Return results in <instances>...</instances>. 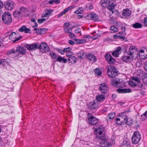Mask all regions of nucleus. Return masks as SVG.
Returning <instances> with one entry per match:
<instances>
[{
	"label": "nucleus",
	"mask_w": 147,
	"mask_h": 147,
	"mask_svg": "<svg viewBox=\"0 0 147 147\" xmlns=\"http://www.w3.org/2000/svg\"><path fill=\"white\" fill-rule=\"evenodd\" d=\"M107 73L109 77L115 78L117 76V70L113 66L109 65L107 67Z\"/></svg>",
	"instance_id": "nucleus-1"
},
{
	"label": "nucleus",
	"mask_w": 147,
	"mask_h": 147,
	"mask_svg": "<svg viewBox=\"0 0 147 147\" xmlns=\"http://www.w3.org/2000/svg\"><path fill=\"white\" fill-rule=\"evenodd\" d=\"M2 20L5 24H9L12 22L11 14L8 12L4 13L2 16Z\"/></svg>",
	"instance_id": "nucleus-2"
},
{
	"label": "nucleus",
	"mask_w": 147,
	"mask_h": 147,
	"mask_svg": "<svg viewBox=\"0 0 147 147\" xmlns=\"http://www.w3.org/2000/svg\"><path fill=\"white\" fill-rule=\"evenodd\" d=\"M139 53L137 48L135 46H131L129 49L128 55L132 56L134 59L138 57Z\"/></svg>",
	"instance_id": "nucleus-3"
},
{
	"label": "nucleus",
	"mask_w": 147,
	"mask_h": 147,
	"mask_svg": "<svg viewBox=\"0 0 147 147\" xmlns=\"http://www.w3.org/2000/svg\"><path fill=\"white\" fill-rule=\"evenodd\" d=\"M141 139V136L139 132L136 131L134 132L132 138V141L134 144L138 143Z\"/></svg>",
	"instance_id": "nucleus-4"
},
{
	"label": "nucleus",
	"mask_w": 147,
	"mask_h": 147,
	"mask_svg": "<svg viewBox=\"0 0 147 147\" xmlns=\"http://www.w3.org/2000/svg\"><path fill=\"white\" fill-rule=\"evenodd\" d=\"M88 122L89 124L92 125H95L97 124L98 121L97 119L89 113L88 114Z\"/></svg>",
	"instance_id": "nucleus-5"
},
{
	"label": "nucleus",
	"mask_w": 147,
	"mask_h": 147,
	"mask_svg": "<svg viewBox=\"0 0 147 147\" xmlns=\"http://www.w3.org/2000/svg\"><path fill=\"white\" fill-rule=\"evenodd\" d=\"M38 49H40L42 53H45L49 50V48L47 44L43 42L39 45L38 44Z\"/></svg>",
	"instance_id": "nucleus-6"
},
{
	"label": "nucleus",
	"mask_w": 147,
	"mask_h": 147,
	"mask_svg": "<svg viewBox=\"0 0 147 147\" xmlns=\"http://www.w3.org/2000/svg\"><path fill=\"white\" fill-rule=\"evenodd\" d=\"M127 112V111H125L124 112L121 113L119 114V117L120 118L119 120H121V121L122 122L123 125L126 124L127 123V117L125 114V113Z\"/></svg>",
	"instance_id": "nucleus-7"
},
{
	"label": "nucleus",
	"mask_w": 147,
	"mask_h": 147,
	"mask_svg": "<svg viewBox=\"0 0 147 147\" xmlns=\"http://www.w3.org/2000/svg\"><path fill=\"white\" fill-rule=\"evenodd\" d=\"M22 38L21 36H20L18 37L16 36V34L15 32H13L10 35L9 38L13 42L19 40Z\"/></svg>",
	"instance_id": "nucleus-8"
},
{
	"label": "nucleus",
	"mask_w": 147,
	"mask_h": 147,
	"mask_svg": "<svg viewBox=\"0 0 147 147\" xmlns=\"http://www.w3.org/2000/svg\"><path fill=\"white\" fill-rule=\"evenodd\" d=\"M5 9L7 10H12L14 7V2L11 0H8L5 2Z\"/></svg>",
	"instance_id": "nucleus-9"
},
{
	"label": "nucleus",
	"mask_w": 147,
	"mask_h": 147,
	"mask_svg": "<svg viewBox=\"0 0 147 147\" xmlns=\"http://www.w3.org/2000/svg\"><path fill=\"white\" fill-rule=\"evenodd\" d=\"M108 90V87L106 84L102 83L100 84L99 90L102 93L105 94L107 92Z\"/></svg>",
	"instance_id": "nucleus-10"
},
{
	"label": "nucleus",
	"mask_w": 147,
	"mask_h": 147,
	"mask_svg": "<svg viewBox=\"0 0 147 147\" xmlns=\"http://www.w3.org/2000/svg\"><path fill=\"white\" fill-rule=\"evenodd\" d=\"M121 82L120 79L118 78H112L111 81V85L115 87H117L120 86Z\"/></svg>",
	"instance_id": "nucleus-11"
},
{
	"label": "nucleus",
	"mask_w": 147,
	"mask_h": 147,
	"mask_svg": "<svg viewBox=\"0 0 147 147\" xmlns=\"http://www.w3.org/2000/svg\"><path fill=\"white\" fill-rule=\"evenodd\" d=\"M121 59L123 61L127 63L131 62L132 60L134 59L132 56L129 55L128 54V55H124L122 56Z\"/></svg>",
	"instance_id": "nucleus-12"
},
{
	"label": "nucleus",
	"mask_w": 147,
	"mask_h": 147,
	"mask_svg": "<svg viewBox=\"0 0 147 147\" xmlns=\"http://www.w3.org/2000/svg\"><path fill=\"white\" fill-rule=\"evenodd\" d=\"M126 35L125 32H120L116 35H115L114 36L115 38H119L124 40L125 39V37Z\"/></svg>",
	"instance_id": "nucleus-13"
},
{
	"label": "nucleus",
	"mask_w": 147,
	"mask_h": 147,
	"mask_svg": "<svg viewBox=\"0 0 147 147\" xmlns=\"http://www.w3.org/2000/svg\"><path fill=\"white\" fill-rule=\"evenodd\" d=\"M105 58L109 64H113L115 63V60L110 54H106Z\"/></svg>",
	"instance_id": "nucleus-14"
},
{
	"label": "nucleus",
	"mask_w": 147,
	"mask_h": 147,
	"mask_svg": "<svg viewBox=\"0 0 147 147\" xmlns=\"http://www.w3.org/2000/svg\"><path fill=\"white\" fill-rule=\"evenodd\" d=\"M88 18L90 20L97 21L98 18V16L95 13H92L87 15Z\"/></svg>",
	"instance_id": "nucleus-15"
},
{
	"label": "nucleus",
	"mask_w": 147,
	"mask_h": 147,
	"mask_svg": "<svg viewBox=\"0 0 147 147\" xmlns=\"http://www.w3.org/2000/svg\"><path fill=\"white\" fill-rule=\"evenodd\" d=\"M26 48L29 50H34L38 49V44L32 43L27 45Z\"/></svg>",
	"instance_id": "nucleus-16"
},
{
	"label": "nucleus",
	"mask_w": 147,
	"mask_h": 147,
	"mask_svg": "<svg viewBox=\"0 0 147 147\" xmlns=\"http://www.w3.org/2000/svg\"><path fill=\"white\" fill-rule=\"evenodd\" d=\"M120 147H131L130 142L127 139H124Z\"/></svg>",
	"instance_id": "nucleus-17"
},
{
	"label": "nucleus",
	"mask_w": 147,
	"mask_h": 147,
	"mask_svg": "<svg viewBox=\"0 0 147 147\" xmlns=\"http://www.w3.org/2000/svg\"><path fill=\"white\" fill-rule=\"evenodd\" d=\"M116 91L119 93H129L131 92V90L129 88H118Z\"/></svg>",
	"instance_id": "nucleus-18"
},
{
	"label": "nucleus",
	"mask_w": 147,
	"mask_h": 147,
	"mask_svg": "<svg viewBox=\"0 0 147 147\" xmlns=\"http://www.w3.org/2000/svg\"><path fill=\"white\" fill-rule=\"evenodd\" d=\"M88 59L93 62H95L97 61V59L96 57L93 55L91 53L88 54L86 55Z\"/></svg>",
	"instance_id": "nucleus-19"
},
{
	"label": "nucleus",
	"mask_w": 147,
	"mask_h": 147,
	"mask_svg": "<svg viewBox=\"0 0 147 147\" xmlns=\"http://www.w3.org/2000/svg\"><path fill=\"white\" fill-rule=\"evenodd\" d=\"M110 3L109 0H102L100 3V4L104 8L108 7Z\"/></svg>",
	"instance_id": "nucleus-20"
},
{
	"label": "nucleus",
	"mask_w": 147,
	"mask_h": 147,
	"mask_svg": "<svg viewBox=\"0 0 147 147\" xmlns=\"http://www.w3.org/2000/svg\"><path fill=\"white\" fill-rule=\"evenodd\" d=\"M16 51L19 52L22 54H24L26 53V50L24 47H16Z\"/></svg>",
	"instance_id": "nucleus-21"
},
{
	"label": "nucleus",
	"mask_w": 147,
	"mask_h": 147,
	"mask_svg": "<svg viewBox=\"0 0 147 147\" xmlns=\"http://www.w3.org/2000/svg\"><path fill=\"white\" fill-rule=\"evenodd\" d=\"M19 30L20 32H24L25 33H28L30 32V30L29 28H27L26 26H23L19 29Z\"/></svg>",
	"instance_id": "nucleus-22"
},
{
	"label": "nucleus",
	"mask_w": 147,
	"mask_h": 147,
	"mask_svg": "<svg viewBox=\"0 0 147 147\" xmlns=\"http://www.w3.org/2000/svg\"><path fill=\"white\" fill-rule=\"evenodd\" d=\"M53 10L49 9L44 11L42 15V17H47L49 16L51 13L52 12Z\"/></svg>",
	"instance_id": "nucleus-23"
},
{
	"label": "nucleus",
	"mask_w": 147,
	"mask_h": 147,
	"mask_svg": "<svg viewBox=\"0 0 147 147\" xmlns=\"http://www.w3.org/2000/svg\"><path fill=\"white\" fill-rule=\"evenodd\" d=\"M121 48L120 47H117L116 50L112 53V55L115 57H118L121 53Z\"/></svg>",
	"instance_id": "nucleus-24"
},
{
	"label": "nucleus",
	"mask_w": 147,
	"mask_h": 147,
	"mask_svg": "<svg viewBox=\"0 0 147 147\" xmlns=\"http://www.w3.org/2000/svg\"><path fill=\"white\" fill-rule=\"evenodd\" d=\"M89 106L90 109H95L98 106L97 102H95V101L91 102L89 104Z\"/></svg>",
	"instance_id": "nucleus-25"
},
{
	"label": "nucleus",
	"mask_w": 147,
	"mask_h": 147,
	"mask_svg": "<svg viewBox=\"0 0 147 147\" xmlns=\"http://www.w3.org/2000/svg\"><path fill=\"white\" fill-rule=\"evenodd\" d=\"M105 98L102 94L98 95L96 96V99L98 102H103L105 99Z\"/></svg>",
	"instance_id": "nucleus-26"
},
{
	"label": "nucleus",
	"mask_w": 147,
	"mask_h": 147,
	"mask_svg": "<svg viewBox=\"0 0 147 147\" xmlns=\"http://www.w3.org/2000/svg\"><path fill=\"white\" fill-rule=\"evenodd\" d=\"M56 61L58 62L65 63L67 62V60L63 57L59 56L56 59Z\"/></svg>",
	"instance_id": "nucleus-27"
},
{
	"label": "nucleus",
	"mask_w": 147,
	"mask_h": 147,
	"mask_svg": "<svg viewBox=\"0 0 147 147\" xmlns=\"http://www.w3.org/2000/svg\"><path fill=\"white\" fill-rule=\"evenodd\" d=\"M104 129V127L102 126H99V127H97L95 129V131L96 132V134H102Z\"/></svg>",
	"instance_id": "nucleus-28"
},
{
	"label": "nucleus",
	"mask_w": 147,
	"mask_h": 147,
	"mask_svg": "<svg viewBox=\"0 0 147 147\" xmlns=\"http://www.w3.org/2000/svg\"><path fill=\"white\" fill-rule=\"evenodd\" d=\"M96 137L97 138L103 140V141H106L107 138L106 136L104 135H103L102 133L100 134H96Z\"/></svg>",
	"instance_id": "nucleus-29"
},
{
	"label": "nucleus",
	"mask_w": 147,
	"mask_h": 147,
	"mask_svg": "<svg viewBox=\"0 0 147 147\" xmlns=\"http://www.w3.org/2000/svg\"><path fill=\"white\" fill-rule=\"evenodd\" d=\"M131 13V11L128 9H124L123 12V15L125 16H130Z\"/></svg>",
	"instance_id": "nucleus-30"
},
{
	"label": "nucleus",
	"mask_w": 147,
	"mask_h": 147,
	"mask_svg": "<svg viewBox=\"0 0 147 147\" xmlns=\"http://www.w3.org/2000/svg\"><path fill=\"white\" fill-rule=\"evenodd\" d=\"M68 60L71 63L76 62L77 61V58L74 56H70L68 58Z\"/></svg>",
	"instance_id": "nucleus-31"
},
{
	"label": "nucleus",
	"mask_w": 147,
	"mask_h": 147,
	"mask_svg": "<svg viewBox=\"0 0 147 147\" xmlns=\"http://www.w3.org/2000/svg\"><path fill=\"white\" fill-rule=\"evenodd\" d=\"M115 115V113L114 112L111 113L109 114L107 117V119L109 121L113 119Z\"/></svg>",
	"instance_id": "nucleus-32"
},
{
	"label": "nucleus",
	"mask_w": 147,
	"mask_h": 147,
	"mask_svg": "<svg viewBox=\"0 0 147 147\" xmlns=\"http://www.w3.org/2000/svg\"><path fill=\"white\" fill-rule=\"evenodd\" d=\"M100 146L102 147H105L107 145L109 146L111 145V143L108 142L106 141H103L101 142L100 143Z\"/></svg>",
	"instance_id": "nucleus-33"
},
{
	"label": "nucleus",
	"mask_w": 147,
	"mask_h": 147,
	"mask_svg": "<svg viewBox=\"0 0 147 147\" xmlns=\"http://www.w3.org/2000/svg\"><path fill=\"white\" fill-rule=\"evenodd\" d=\"M86 55V54L83 51L79 52L78 54V57L81 58H85Z\"/></svg>",
	"instance_id": "nucleus-34"
},
{
	"label": "nucleus",
	"mask_w": 147,
	"mask_h": 147,
	"mask_svg": "<svg viewBox=\"0 0 147 147\" xmlns=\"http://www.w3.org/2000/svg\"><path fill=\"white\" fill-rule=\"evenodd\" d=\"M132 26L133 27L135 28H141L142 27V24L138 22L133 24L132 25Z\"/></svg>",
	"instance_id": "nucleus-35"
},
{
	"label": "nucleus",
	"mask_w": 147,
	"mask_h": 147,
	"mask_svg": "<svg viewBox=\"0 0 147 147\" xmlns=\"http://www.w3.org/2000/svg\"><path fill=\"white\" fill-rule=\"evenodd\" d=\"M116 6L115 4L114 3H112L111 4H109L108 6V8L111 11H112L113 9Z\"/></svg>",
	"instance_id": "nucleus-36"
},
{
	"label": "nucleus",
	"mask_w": 147,
	"mask_h": 147,
	"mask_svg": "<svg viewBox=\"0 0 147 147\" xmlns=\"http://www.w3.org/2000/svg\"><path fill=\"white\" fill-rule=\"evenodd\" d=\"M111 32L112 33H115L118 31L117 28L115 26H112L111 27Z\"/></svg>",
	"instance_id": "nucleus-37"
},
{
	"label": "nucleus",
	"mask_w": 147,
	"mask_h": 147,
	"mask_svg": "<svg viewBox=\"0 0 147 147\" xmlns=\"http://www.w3.org/2000/svg\"><path fill=\"white\" fill-rule=\"evenodd\" d=\"M86 8L87 10H91L93 9V6L92 4L88 3L86 5Z\"/></svg>",
	"instance_id": "nucleus-38"
},
{
	"label": "nucleus",
	"mask_w": 147,
	"mask_h": 147,
	"mask_svg": "<svg viewBox=\"0 0 147 147\" xmlns=\"http://www.w3.org/2000/svg\"><path fill=\"white\" fill-rule=\"evenodd\" d=\"M60 0H50L49 1L48 3L50 4H52L54 3L55 4H58L60 3Z\"/></svg>",
	"instance_id": "nucleus-39"
},
{
	"label": "nucleus",
	"mask_w": 147,
	"mask_h": 147,
	"mask_svg": "<svg viewBox=\"0 0 147 147\" xmlns=\"http://www.w3.org/2000/svg\"><path fill=\"white\" fill-rule=\"evenodd\" d=\"M69 36L70 38L71 39H73L75 41H76V37L75 34L71 32H70V33L69 34Z\"/></svg>",
	"instance_id": "nucleus-40"
},
{
	"label": "nucleus",
	"mask_w": 147,
	"mask_h": 147,
	"mask_svg": "<svg viewBox=\"0 0 147 147\" xmlns=\"http://www.w3.org/2000/svg\"><path fill=\"white\" fill-rule=\"evenodd\" d=\"M119 119L120 118L119 117V118H117L115 121V123L118 125H123V123L121 121V120H119Z\"/></svg>",
	"instance_id": "nucleus-41"
},
{
	"label": "nucleus",
	"mask_w": 147,
	"mask_h": 147,
	"mask_svg": "<svg viewBox=\"0 0 147 147\" xmlns=\"http://www.w3.org/2000/svg\"><path fill=\"white\" fill-rule=\"evenodd\" d=\"M13 16L15 17H18L21 16V14L19 11H16L13 12Z\"/></svg>",
	"instance_id": "nucleus-42"
},
{
	"label": "nucleus",
	"mask_w": 147,
	"mask_h": 147,
	"mask_svg": "<svg viewBox=\"0 0 147 147\" xmlns=\"http://www.w3.org/2000/svg\"><path fill=\"white\" fill-rule=\"evenodd\" d=\"M65 32L70 33L72 31V29L71 28H68V27H65L64 29Z\"/></svg>",
	"instance_id": "nucleus-43"
},
{
	"label": "nucleus",
	"mask_w": 147,
	"mask_h": 147,
	"mask_svg": "<svg viewBox=\"0 0 147 147\" xmlns=\"http://www.w3.org/2000/svg\"><path fill=\"white\" fill-rule=\"evenodd\" d=\"M76 42L79 44H83L86 42V41L85 39H76Z\"/></svg>",
	"instance_id": "nucleus-44"
},
{
	"label": "nucleus",
	"mask_w": 147,
	"mask_h": 147,
	"mask_svg": "<svg viewBox=\"0 0 147 147\" xmlns=\"http://www.w3.org/2000/svg\"><path fill=\"white\" fill-rule=\"evenodd\" d=\"M27 9L24 7H22L20 9V10L19 11L20 12L21 14L23 13H26Z\"/></svg>",
	"instance_id": "nucleus-45"
},
{
	"label": "nucleus",
	"mask_w": 147,
	"mask_h": 147,
	"mask_svg": "<svg viewBox=\"0 0 147 147\" xmlns=\"http://www.w3.org/2000/svg\"><path fill=\"white\" fill-rule=\"evenodd\" d=\"M141 116L143 120H144L147 117V111H146Z\"/></svg>",
	"instance_id": "nucleus-46"
},
{
	"label": "nucleus",
	"mask_w": 147,
	"mask_h": 147,
	"mask_svg": "<svg viewBox=\"0 0 147 147\" xmlns=\"http://www.w3.org/2000/svg\"><path fill=\"white\" fill-rule=\"evenodd\" d=\"M83 8L81 7L75 11V13L77 14H81L83 13Z\"/></svg>",
	"instance_id": "nucleus-47"
},
{
	"label": "nucleus",
	"mask_w": 147,
	"mask_h": 147,
	"mask_svg": "<svg viewBox=\"0 0 147 147\" xmlns=\"http://www.w3.org/2000/svg\"><path fill=\"white\" fill-rule=\"evenodd\" d=\"M132 80H134L138 83L140 82V80L139 78L137 77L133 76L131 78Z\"/></svg>",
	"instance_id": "nucleus-48"
},
{
	"label": "nucleus",
	"mask_w": 147,
	"mask_h": 147,
	"mask_svg": "<svg viewBox=\"0 0 147 147\" xmlns=\"http://www.w3.org/2000/svg\"><path fill=\"white\" fill-rule=\"evenodd\" d=\"M51 57L55 59L57 57V55L54 52H51L50 53Z\"/></svg>",
	"instance_id": "nucleus-49"
},
{
	"label": "nucleus",
	"mask_w": 147,
	"mask_h": 147,
	"mask_svg": "<svg viewBox=\"0 0 147 147\" xmlns=\"http://www.w3.org/2000/svg\"><path fill=\"white\" fill-rule=\"evenodd\" d=\"M95 72L98 76H100L101 74V72L99 69H95Z\"/></svg>",
	"instance_id": "nucleus-50"
},
{
	"label": "nucleus",
	"mask_w": 147,
	"mask_h": 147,
	"mask_svg": "<svg viewBox=\"0 0 147 147\" xmlns=\"http://www.w3.org/2000/svg\"><path fill=\"white\" fill-rule=\"evenodd\" d=\"M129 84L133 87H136L137 85V84L133 81L130 82H129Z\"/></svg>",
	"instance_id": "nucleus-51"
},
{
	"label": "nucleus",
	"mask_w": 147,
	"mask_h": 147,
	"mask_svg": "<svg viewBox=\"0 0 147 147\" xmlns=\"http://www.w3.org/2000/svg\"><path fill=\"white\" fill-rule=\"evenodd\" d=\"M34 30L36 31V33L38 34H41L42 32H41V29H37L36 28L34 29Z\"/></svg>",
	"instance_id": "nucleus-52"
},
{
	"label": "nucleus",
	"mask_w": 147,
	"mask_h": 147,
	"mask_svg": "<svg viewBox=\"0 0 147 147\" xmlns=\"http://www.w3.org/2000/svg\"><path fill=\"white\" fill-rule=\"evenodd\" d=\"M71 50V48L69 47H68L67 48H64V51L65 52H69Z\"/></svg>",
	"instance_id": "nucleus-53"
},
{
	"label": "nucleus",
	"mask_w": 147,
	"mask_h": 147,
	"mask_svg": "<svg viewBox=\"0 0 147 147\" xmlns=\"http://www.w3.org/2000/svg\"><path fill=\"white\" fill-rule=\"evenodd\" d=\"M46 21V19L45 18H42V19H39L38 20V23L39 24H41L43 22H45Z\"/></svg>",
	"instance_id": "nucleus-54"
},
{
	"label": "nucleus",
	"mask_w": 147,
	"mask_h": 147,
	"mask_svg": "<svg viewBox=\"0 0 147 147\" xmlns=\"http://www.w3.org/2000/svg\"><path fill=\"white\" fill-rule=\"evenodd\" d=\"M41 30V32H42L41 34H44L47 31V29L45 28H40Z\"/></svg>",
	"instance_id": "nucleus-55"
},
{
	"label": "nucleus",
	"mask_w": 147,
	"mask_h": 147,
	"mask_svg": "<svg viewBox=\"0 0 147 147\" xmlns=\"http://www.w3.org/2000/svg\"><path fill=\"white\" fill-rule=\"evenodd\" d=\"M15 52L14 51V50L13 49L10 50L8 51L7 52V55H10L11 53H14Z\"/></svg>",
	"instance_id": "nucleus-56"
},
{
	"label": "nucleus",
	"mask_w": 147,
	"mask_h": 147,
	"mask_svg": "<svg viewBox=\"0 0 147 147\" xmlns=\"http://www.w3.org/2000/svg\"><path fill=\"white\" fill-rule=\"evenodd\" d=\"M132 120H130L129 121H128L127 119V123L126 124L130 126L132 125Z\"/></svg>",
	"instance_id": "nucleus-57"
},
{
	"label": "nucleus",
	"mask_w": 147,
	"mask_h": 147,
	"mask_svg": "<svg viewBox=\"0 0 147 147\" xmlns=\"http://www.w3.org/2000/svg\"><path fill=\"white\" fill-rule=\"evenodd\" d=\"M75 32L76 33L79 34L81 33V29L80 28H78L75 30Z\"/></svg>",
	"instance_id": "nucleus-58"
},
{
	"label": "nucleus",
	"mask_w": 147,
	"mask_h": 147,
	"mask_svg": "<svg viewBox=\"0 0 147 147\" xmlns=\"http://www.w3.org/2000/svg\"><path fill=\"white\" fill-rule=\"evenodd\" d=\"M57 51L59 52L61 54H64L65 53L64 51V49L62 50L61 49H58Z\"/></svg>",
	"instance_id": "nucleus-59"
},
{
	"label": "nucleus",
	"mask_w": 147,
	"mask_h": 147,
	"mask_svg": "<svg viewBox=\"0 0 147 147\" xmlns=\"http://www.w3.org/2000/svg\"><path fill=\"white\" fill-rule=\"evenodd\" d=\"M4 39L3 38H0V47L2 45L3 43Z\"/></svg>",
	"instance_id": "nucleus-60"
},
{
	"label": "nucleus",
	"mask_w": 147,
	"mask_h": 147,
	"mask_svg": "<svg viewBox=\"0 0 147 147\" xmlns=\"http://www.w3.org/2000/svg\"><path fill=\"white\" fill-rule=\"evenodd\" d=\"M72 6H71L70 7H68L66 9H65V10H64L63 11H64V12L65 13H66L67 11H68L69 10H70L71 9H72Z\"/></svg>",
	"instance_id": "nucleus-61"
},
{
	"label": "nucleus",
	"mask_w": 147,
	"mask_h": 147,
	"mask_svg": "<svg viewBox=\"0 0 147 147\" xmlns=\"http://www.w3.org/2000/svg\"><path fill=\"white\" fill-rule=\"evenodd\" d=\"M70 25V23L69 22H65L63 25V26L65 27H68Z\"/></svg>",
	"instance_id": "nucleus-62"
},
{
	"label": "nucleus",
	"mask_w": 147,
	"mask_h": 147,
	"mask_svg": "<svg viewBox=\"0 0 147 147\" xmlns=\"http://www.w3.org/2000/svg\"><path fill=\"white\" fill-rule=\"evenodd\" d=\"M144 23L145 26H147V18H144Z\"/></svg>",
	"instance_id": "nucleus-63"
},
{
	"label": "nucleus",
	"mask_w": 147,
	"mask_h": 147,
	"mask_svg": "<svg viewBox=\"0 0 147 147\" xmlns=\"http://www.w3.org/2000/svg\"><path fill=\"white\" fill-rule=\"evenodd\" d=\"M100 35V34L96 35H94V36L92 37V38L93 40L97 39L99 37Z\"/></svg>",
	"instance_id": "nucleus-64"
}]
</instances>
